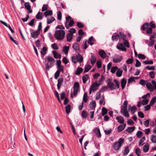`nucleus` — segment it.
<instances>
[{
    "mask_svg": "<svg viewBox=\"0 0 156 156\" xmlns=\"http://www.w3.org/2000/svg\"><path fill=\"white\" fill-rule=\"evenodd\" d=\"M103 89H105V90H107V87L106 86H103L100 89V91L97 92L96 95L95 99L96 100H98L99 99L101 96V92L102 91V90Z\"/></svg>",
    "mask_w": 156,
    "mask_h": 156,
    "instance_id": "nucleus-5",
    "label": "nucleus"
},
{
    "mask_svg": "<svg viewBox=\"0 0 156 156\" xmlns=\"http://www.w3.org/2000/svg\"><path fill=\"white\" fill-rule=\"evenodd\" d=\"M61 61L60 60H56V65L57 66L58 68H59L61 67V66H63L61 65Z\"/></svg>",
    "mask_w": 156,
    "mask_h": 156,
    "instance_id": "nucleus-59",
    "label": "nucleus"
},
{
    "mask_svg": "<svg viewBox=\"0 0 156 156\" xmlns=\"http://www.w3.org/2000/svg\"><path fill=\"white\" fill-rule=\"evenodd\" d=\"M118 143V142L116 141L114 143L113 145V148L115 151L118 150L121 146L120 144H119Z\"/></svg>",
    "mask_w": 156,
    "mask_h": 156,
    "instance_id": "nucleus-9",
    "label": "nucleus"
},
{
    "mask_svg": "<svg viewBox=\"0 0 156 156\" xmlns=\"http://www.w3.org/2000/svg\"><path fill=\"white\" fill-rule=\"evenodd\" d=\"M42 13L39 12L37 14L36 17L37 19H41L42 18Z\"/></svg>",
    "mask_w": 156,
    "mask_h": 156,
    "instance_id": "nucleus-42",
    "label": "nucleus"
},
{
    "mask_svg": "<svg viewBox=\"0 0 156 156\" xmlns=\"http://www.w3.org/2000/svg\"><path fill=\"white\" fill-rule=\"evenodd\" d=\"M149 74L150 77L152 78H154L155 77V73L154 72V71L150 72Z\"/></svg>",
    "mask_w": 156,
    "mask_h": 156,
    "instance_id": "nucleus-63",
    "label": "nucleus"
},
{
    "mask_svg": "<svg viewBox=\"0 0 156 156\" xmlns=\"http://www.w3.org/2000/svg\"><path fill=\"white\" fill-rule=\"evenodd\" d=\"M95 41V39L92 36L89 38L87 42L90 45H92L94 44L92 42H94Z\"/></svg>",
    "mask_w": 156,
    "mask_h": 156,
    "instance_id": "nucleus-27",
    "label": "nucleus"
},
{
    "mask_svg": "<svg viewBox=\"0 0 156 156\" xmlns=\"http://www.w3.org/2000/svg\"><path fill=\"white\" fill-rule=\"evenodd\" d=\"M76 56L77 60L80 63H81L83 61V57L79 53H78Z\"/></svg>",
    "mask_w": 156,
    "mask_h": 156,
    "instance_id": "nucleus-26",
    "label": "nucleus"
},
{
    "mask_svg": "<svg viewBox=\"0 0 156 156\" xmlns=\"http://www.w3.org/2000/svg\"><path fill=\"white\" fill-rule=\"evenodd\" d=\"M65 32L62 30H56L55 32L54 36L56 39L58 40H62L65 36Z\"/></svg>",
    "mask_w": 156,
    "mask_h": 156,
    "instance_id": "nucleus-2",
    "label": "nucleus"
},
{
    "mask_svg": "<svg viewBox=\"0 0 156 156\" xmlns=\"http://www.w3.org/2000/svg\"><path fill=\"white\" fill-rule=\"evenodd\" d=\"M138 57L139 58L141 59H144L146 58V56L142 54H138Z\"/></svg>",
    "mask_w": 156,
    "mask_h": 156,
    "instance_id": "nucleus-61",
    "label": "nucleus"
},
{
    "mask_svg": "<svg viewBox=\"0 0 156 156\" xmlns=\"http://www.w3.org/2000/svg\"><path fill=\"white\" fill-rule=\"evenodd\" d=\"M45 59H47L48 62L45 64V69L47 71H48L50 68L54 66L55 60L53 57L50 56L46 57Z\"/></svg>",
    "mask_w": 156,
    "mask_h": 156,
    "instance_id": "nucleus-1",
    "label": "nucleus"
},
{
    "mask_svg": "<svg viewBox=\"0 0 156 156\" xmlns=\"http://www.w3.org/2000/svg\"><path fill=\"white\" fill-rule=\"evenodd\" d=\"M88 76L87 75H84L82 78L83 82L84 83H86L88 80Z\"/></svg>",
    "mask_w": 156,
    "mask_h": 156,
    "instance_id": "nucleus-37",
    "label": "nucleus"
},
{
    "mask_svg": "<svg viewBox=\"0 0 156 156\" xmlns=\"http://www.w3.org/2000/svg\"><path fill=\"white\" fill-rule=\"evenodd\" d=\"M80 87V84L78 82H75L73 86V89L79 90Z\"/></svg>",
    "mask_w": 156,
    "mask_h": 156,
    "instance_id": "nucleus-41",
    "label": "nucleus"
},
{
    "mask_svg": "<svg viewBox=\"0 0 156 156\" xmlns=\"http://www.w3.org/2000/svg\"><path fill=\"white\" fill-rule=\"evenodd\" d=\"M149 149V145L148 144H146L143 147V151L144 152H147Z\"/></svg>",
    "mask_w": 156,
    "mask_h": 156,
    "instance_id": "nucleus-36",
    "label": "nucleus"
},
{
    "mask_svg": "<svg viewBox=\"0 0 156 156\" xmlns=\"http://www.w3.org/2000/svg\"><path fill=\"white\" fill-rule=\"evenodd\" d=\"M52 14V10H49L46 11L44 13V15L45 16V17L48 16H51Z\"/></svg>",
    "mask_w": 156,
    "mask_h": 156,
    "instance_id": "nucleus-29",
    "label": "nucleus"
},
{
    "mask_svg": "<svg viewBox=\"0 0 156 156\" xmlns=\"http://www.w3.org/2000/svg\"><path fill=\"white\" fill-rule=\"evenodd\" d=\"M40 34V32L36 30L31 32V36L34 38H36Z\"/></svg>",
    "mask_w": 156,
    "mask_h": 156,
    "instance_id": "nucleus-8",
    "label": "nucleus"
},
{
    "mask_svg": "<svg viewBox=\"0 0 156 156\" xmlns=\"http://www.w3.org/2000/svg\"><path fill=\"white\" fill-rule=\"evenodd\" d=\"M135 80L134 77L131 76L128 80V83L129 84L133 82H135Z\"/></svg>",
    "mask_w": 156,
    "mask_h": 156,
    "instance_id": "nucleus-48",
    "label": "nucleus"
},
{
    "mask_svg": "<svg viewBox=\"0 0 156 156\" xmlns=\"http://www.w3.org/2000/svg\"><path fill=\"white\" fill-rule=\"evenodd\" d=\"M118 35L119 40L120 41L122 40L123 39H125L126 38V35L122 31L119 32Z\"/></svg>",
    "mask_w": 156,
    "mask_h": 156,
    "instance_id": "nucleus-12",
    "label": "nucleus"
},
{
    "mask_svg": "<svg viewBox=\"0 0 156 156\" xmlns=\"http://www.w3.org/2000/svg\"><path fill=\"white\" fill-rule=\"evenodd\" d=\"M122 69H119L116 72V76L119 77L121 76L122 75Z\"/></svg>",
    "mask_w": 156,
    "mask_h": 156,
    "instance_id": "nucleus-39",
    "label": "nucleus"
},
{
    "mask_svg": "<svg viewBox=\"0 0 156 156\" xmlns=\"http://www.w3.org/2000/svg\"><path fill=\"white\" fill-rule=\"evenodd\" d=\"M87 112L83 110L82 113L81 115L83 118H86L87 117Z\"/></svg>",
    "mask_w": 156,
    "mask_h": 156,
    "instance_id": "nucleus-47",
    "label": "nucleus"
},
{
    "mask_svg": "<svg viewBox=\"0 0 156 156\" xmlns=\"http://www.w3.org/2000/svg\"><path fill=\"white\" fill-rule=\"evenodd\" d=\"M137 110V108L136 106H133L131 107L130 105H129L128 110L131 111V114H133L135 113Z\"/></svg>",
    "mask_w": 156,
    "mask_h": 156,
    "instance_id": "nucleus-10",
    "label": "nucleus"
},
{
    "mask_svg": "<svg viewBox=\"0 0 156 156\" xmlns=\"http://www.w3.org/2000/svg\"><path fill=\"white\" fill-rule=\"evenodd\" d=\"M155 66H147L145 67V68L148 70H155Z\"/></svg>",
    "mask_w": 156,
    "mask_h": 156,
    "instance_id": "nucleus-56",
    "label": "nucleus"
},
{
    "mask_svg": "<svg viewBox=\"0 0 156 156\" xmlns=\"http://www.w3.org/2000/svg\"><path fill=\"white\" fill-rule=\"evenodd\" d=\"M83 69L80 67H78L75 72V74L76 75H79L83 72Z\"/></svg>",
    "mask_w": 156,
    "mask_h": 156,
    "instance_id": "nucleus-25",
    "label": "nucleus"
},
{
    "mask_svg": "<svg viewBox=\"0 0 156 156\" xmlns=\"http://www.w3.org/2000/svg\"><path fill=\"white\" fill-rule=\"evenodd\" d=\"M116 119L118 120V122L122 124L124 122V118L121 116H117Z\"/></svg>",
    "mask_w": 156,
    "mask_h": 156,
    "instance_id": "nucleus-19",
    "label": "nucleus"
},
{
    "mask_svg": "<svg viewBox=\"0 0 156 156\" xmlns=\"http://www.w3.org/2000/svg\"><path fill=\"white\" fill-rule=\"evenodd\" d=\"M153 29L151 27H149L147 28L146 31V33L147 34H151L152 33Z\"/></svg>",
    "mask_w": 156,
    "mask_h": 156,
    "instance_id": "nucleus-53",
    "label": "nucleus"
},
{
    "mask_svg": "<svg viewBox=\"0 0 156 156\" xmlns=\"http://www.w3.org/2000/svg\"><path fill=\"white\" fill-rule=\"evenodd\" d=\"M149 101V100L147 99H144L143 100L141 101V104L144 105H147L148 104Z\"/></svg>",
    "mask_w": 156,
    "mask_h": 156,
    "instance_id": "nucleus-51",
    "label": "nucleus"
},
{
    "mask_svg": "<svg viewBox=\"0 0 156 156\" xmlns=\"http://www.w3.org/2000/svg\"><path fill=\"white\" fill-rule=\"evenodd\" d=\"M122 59L123 57L122 56H120L119 58H118L113 57V62L115 63H118L121 62Z\"/></svg>",
    "mask_w": 156,
    "mask_h": 156,
    "instance_id": "nucleus-21",
    "label": "nucleus"
},
{
    "mask_svg": "<svg viewBox=\"0 0 156 156\" xmlns=\"http://www.w3.org/2000/svg\"><path fill=\"white\" fill-rule=\"evenodd\" d=\"M149 26V23H146L143 25L141 28L143 30H145L146 28H147Z\"/></svg>",
    "mask_w": 156,
    "mask_h": 156,
    "instance_id": "nucleus-38",
    "label": "nucleus"
},
{
    "mask_svg": "<svg viewBox=\"0 0 156 156\" xmlns=\"http://www.w3.org/2000/svg\"><path fill=\"white\" fill-rule=\"evenodd\" d=\"M118 68V67L117 66H113L111 69V72L112 73H114Z\"/></svg>",
    "mask_w": 156,
    "mask_h": 156,
    "instance_id": "nucleus-52",
    "label": "nucleus"
},
{
    "mask_svg": "<svg viewBox=\"0 0 156 156\" xmlns=\"http://www.w3.org/2000/svg\"><path fill=\"white\" fill-rule=\"evenodd\" d=\"M89 106L90 108L92 109H94L96 106L95 101H91L90 102Z\"/></svg>",
    "mask_w": 156,
    "mask_h": 156,
    "instance_id": "nucleus-31",
    "label": "nucleus"
},
{
    "mask_svg": "<svg viewBox=\"0 0 156 156\" xmlns=\"http://www.w3.org/2000/svg\"><path fill=\"white\" fill-rule=\"evenodd\" d=\"M96 64L98 68L99 69L101 67L102 63L100 60H98Z\"/></svg>",
    "mask_w": 156,
    "mask_h": 156,
    "instance_id": "nucleus-60",
    "label": "nucleus"
},
{
    "mask_svg": "<svg viewBox=\"0 0 156 156\" xmlns=\"http://www.w3.org/2000/svg\"><path fill=\"white\" fill-rule=\"evenodd\" d=\"M133 62V58H129L126 61V63L127 64H131Z\"/></svg>",
    "mask_w": 156,
    "mask_h": 156,
    "instance_id": "nucleus-58",
    "label": "nucleus"
},
{
    "mask_svg": "<svg viewBox=\"0 0 156 156\" xmlns=\"http://www.w3.org/2000/svg\"><path fill=\"white\" fill-rule=\"evenodd\" d=\"M147 82V80H144L143 79H141L139 81V83L140 84L142 85H146V84Z\"/></svg>",
    "mask_w": 156,
    "mask_h": 156,
    "instance_id": "nucleus-49",
    "label": "nucleus"
},
{
    "mask_svg": "<svg viewBox=\"0 0 156 156\" xmlns=\"http://www.w3.org/2000/svg\"><path fill=\"white\" fill-rule=\"evenodd\" d=\"M65 109L66 113L69 114L71 110L70 105L69 104L67 105L65 107Z\"/></svg>",
    "mask_w": 156,
    "mask_h": 156,
    "instance_id": "nucleus-40",
    "label": "nucleus"
},
{
    "mask_svg": "<svg viewBox=\"0 0 156 156\" xmlns=\"http://www.w3.org/2000/svg\"><path fill=\"white\" fill-rule=\"evenodd\" d=\"M129 149L128 147H126L124 150V151L123 153L124 155H126L129 152Z\"/></svg>",
    "mask_w": 156,
    "mask_h": 156,
    "instance_id": "nucleus-50",
    "label": "nucleus"
},
{
    "mask_svg": "<svg viewBox=\"0 0 156 156\" xmlns=\"http://www.w3.org/2000/svg\"><path fill=\"white\" fill-rule=\"evenodd\" d=\"M128 101L127 100H125L123 103V105H122L121 107V109L122 110L124 109L125 110L127 109V106L128 105Z\"/></svg>",
    "mask_w": 156,
    "mask_h": 156,
    "instance_id": "nucleus-23",
    "label": "nucleus"
},
{
    "mask_svg": "<svg viewBox=\"0 0 156 156\" xmlns=\"http://www.w3.org/2000/svg\"><path fill=\"white\" fill-rule=\"evenodd\" d=\"M135 153L138 156H140V155L141 151H140V149L139 148H137L136 149Z\"/></svg>",
    "mask_w": 156,
    "mask_h": 156,
    "instance_id": "nucleus-62",
    "label": "nucleus"
},
{
    "mask_svg": "<svg viewBox=\"0 0 156 156\" xmlns=\"http://www.w3.org/2000/svg\"><path fill=\"white\" fill-rule=\"evenodd\" d=\"M53 54L54 55V57L55 58H59L60 59L61 57V55L55 51H52Z\"/></svg>",
    "mask_w": 156,
    "mask_h": 156,
    "instance_id": "nucleus-20",
    "label": "nucleus"
},
{
    "mask_svg": "<svg viewBox=\"0 0 156 156\" xmlns=\"http://www.w3.org/2000/svg\"><path fill=\"white\" fill-rule=\"evenodd\" d=\"M47 48L46 47H44L41 50V54L44 55L46 54Z\"/></svg>",
    "mask_w": 156,
    "mask_h": 156,
    "instance_id": "nucleus-33",
    "label": "nucleus"
},
{
    "mask_svg": "<svg viewBox=\"0 0 156 156\" xmlns=\"http://www.w3.org/2000/svg\"><path fill=\"white\" fill-rule=\"evenodd\" d=\"M126 126V123H124L123 125H120L118 126L117 130L119 132L122 131L125 128Z\"/></svg>",
    "mask_w": 156,
    "mask_h": 156,
    "instance_id": "nucleus-22",
    "label": "nucleus"
},
{
    "mask_svg": "<svg viewBox=\"0 0 156 156\" xmlns=\"http://www.w3.org/2000/svg\"><path fill=\"white\" fill-rule=\"evenodd\" d=\"M121 113L126 117L127 118L129 117V114L128 111H127V109H126L125 110L124 109H123L122 110L121 109Z\"/></svg>",
    "mask_w": 156,
    "mask_h": 156,
    "instance_id": "nucleus-15",
    "label": "nucleus"
},
{
    "mask_svg": "<svg viewBox=\"0 0 156 156\" xmlns=\"http://www.w3.org/2000/svg\"><path fill=\"white\" fill-rule=\"evenodd\" d=\"M87 93H85L84 95L83 98V101L84 102H86L88 100V99L87 98Z\"/></svg>",
    "mask_w": 156,
    "mask_h": 156,
    "instance_id": "nucleus-55",
    "label": "nucleus"
},
{
    "mask_svg": "<svg viewBox=\"0 0 156 156\" xmlns=\"http://www.w3.org/2000/svg\"><path fill=\"white\" fill-rule=\"evenodd\" d=\"M55 19L53 16H51L50 17H48L47 19V23L48 24H49L53 22Z\"/></svg>",
    "mask_w": 156,
    "mask_h": 156,
    "instance_id": "nucleus-30",
    "label": "nucleus"
},
{
    "mask_svg": "<svg viewBox=\"0 0 156 156\" xmlns=\"http://www.w3.org/2000/svg\"><path fill=\"white\" fill-rule=\"evenodd\" d=\"M94 131L97 136L98 138L101 137V134L99 129L98 128H95L94 129Z\"/></svg>",
    "mask_w": 156,
    "mask_h": 156,
    "instance_id": "nucleus-16",
    "label": "nucleus"
},
{
    "mask_svg": "<svg viewBox=\"0 0 156 156\" xmlns=\"http://www.w3.org/2000/svg\"><path fill=\"white\" fill-rule=\"evenodd\" d=\"M125 38V39H123L122 40L124 41L123 42V43L127 47L129 48V44L128 41V40H126Z\"/></svg>",
    "mask_w": 156,
    "mask_h": 156,
    "instance_id": "nucleus-44",
    "label": "nucleus"
},
{
    "mask_svg": "<svg viewBox=\"0 0 156 156\" xmlns=\"http://www.w3.org/2000/svg\"><path fill=\"white\" fill-rule=\"evenodd\" d=\"M145 140V136H144L139 140V146H142L143 145V144H142V143Z\"/></svg>",
    "mask_w": 156,
    "mask_h": 156,
    "instance_id": "nucleus-57",
    "label": "nucleus"
},
{
    "mask_svg": "<svg viewBox=\"0 0 156 156\" xmlns=\"http://www.w3.org/2000/svg\"><path fill=\"white\" fill-rule=\"evenodd\" d=\"M126 80L124 78H122L121 80V86L122 89H123L125 87L126 85Z\"/></svg>",
    "mask_w": 156,
    "mask_h": 156,
    "instance_id": "nucleus-24",
    "label": "nucleus"
},
{
    "mask_svg": "<svg viewBox=\"0 0 156 156\" xmlns=\"http://www.w3.org/2000/svg\"><path fill=\"white\" fill-rule=\"evenodd\" d=\"M99 55L103 58H105L106 56V54L105 51L103 50H100L98 52Z\"/></svg>",
    "mask_w": 156,
    "mask_h": 156,
    "instance_id": "nucleus-17",
    "label": "nucleus"
},
{
    "mask_svg": "<svg viewBox=\"0 0 156 156\" xmlns=\"http://www.w3.org/2000/svg\"><path fill=\"white\" fill-rule=\"evenodd\" d=\"M91 67V66L90 65H88L87 66H86L85 67V69L84 70V73L87 72L90 69Z\"/></svg>",
    "mask_w": 156,
    "mask_h": 156,
    "instance_id": "nucleus-46",
    "label": "nucleus"
},
{
    "mask_svg": "<svg viewBox=\"0 0 156 156\" xmlns=\"http://www.w3.org/2000/svg\"><path fill=\"white\" fill-rule=\"evenodd\" d=\"M113 81L115 82V83L116 85L115 87H116L117 89L119 88L120 87V85L119 81L117 80L116 79H115L113 80Z\"/></svg>",
    "mask_w": 156,
    "mask_h": 156,
    "instance_id": "nucleus-54",
    "label": "nucleus"
},
{
    "mask_svg": "<svg viewBox=\"0 0 156 156\" xmlns=\"http://www.w3.org/2000/svg\"><path fill=\"white\" fill-rule=\"evenodd\" d=\"M73 34L69 33L67 35V40L68 41L70 42L71 41L73 38Z\"/></svg>",
    "mask_w": 156,
    "mask_h": 156,
    "instance_id": "nucleus-32",
    "label": "nucleus"
},
{
    "mask_svg": "<svg viewBox=\"0 0 156 156\" xmlns=\"http://www.w3.org/2000/svg\"><path fill=\"white\" fill-rule=\"evenodd\" d=\"M64 79L63 77L59 78L58 80L57 88L58 89H60L62 84V83L63 82Z\"/></svg>",
    "mask_w": 156,
    "mask_h": 156,
    "instance_id": "nucleus-14",
    "label": "nucleus"
},
{
    "mask_svg": "<svg viewBox=\"0 0 156 156\" xmlns=\"http://www.w3.org/2000/svg\"><path fill=\"white\" fill-rule=\"evenodd\" d=\"M72 47L76 53H78L80 51V47L78 43L75 42L73 44Z\"/></svg>",
    "mask_w": 156,
    "mask_h": 156,
    "instance_id": "nucleus-7",
    "label": "nucleus"
},
{
    "mask_svg": "<svg viewBox=\"0 0 156 156\" xmlns=\"http://www.w3.org/2000/svg\"><path fill=\"white\" fill-rule=\"evenodd\" d=\"M135 128V126L129 127L126 130V131L129 133H130L134 131Z\"/></svg>",
    "mask_w": 156,
    "mask_h": 156,
    "instance_id": "nucleus-35",
    "label": "nucleus"
},
{
    "mask_svg": "<svg viewBox=\"0 0 156 156\" xmlns=\"http://www.w3.org/2000/svg\"><path fill=\"white\" fill-rule=\"evenodd\" d=\"M69 49V46H64L62 49V51L66 55L68 54Z\"/></svg>",
    "mask_w": 156,
    "mask_h": 156,
    "instance_id": "nucleus-34",
    "label": "nucleus"
},
{
    "mask_svg": "<svg viewBox=\"0 0 156 156\" xmlns=\"http://www.w3.org/2000/svg\"><path fill=\"white\" fill-rule=\"evenodd\" d=\"M107 88H108L110 89L111 90L117 89L116 87H115V85L114 83L111 82V81L109 82L107 84Z\"/></svg>",
    "mask_w": 156,
    "mask_h": 156,
    "instance_id": "nucleus-3",
    "label": "nucleus"
},
{
    "mask_svg": "<svg viewBox=\"0 0 156 156\" xmlns=\"http://www.w3.org/2000/svg\"><path fill=\"white\" fill-rule=\"evenodd\" d=\"M48 5L47 4H44L43 5L42 9V11L44 12L47 10L48 9Z\"/></svg>",
    "mask_w": 156,
    "mask_h": 156,
    "instance_id": "nucleus-64",
    "label": "nucleus"
},
{
    "mask_svg": "<svg viewBox=\"0 0 156 156\" xmlns=\"http://www.w3.org/2000/svg\"><path fill=\"white\" fill-rule=\"evenodd\" d=\"M146 86L147 88L150 91V92H152L154 91V89L151 83H147L146 84Z\"/></svg>",
    "mask_w": 156,
    "mask_h": 156,
    "instance_id": "nucleus-18",
    "label": "nucleus"
},
{
    "mask_svg": "<svg viewBox=\"0 0 156 156\" xmlns=\"http://www.w3.org/2000/svg\"><path fill=\"white\" fill-rule=\"evenodd\" d=\"M91 55L90 59L91 64L93 65L96 62L97 59L94 54L91 53Z\"/></svg>",
    "mask_w": 156,
    "mask_h": 156,
    "instance_id": "nucleus-13",
    "label": "nucleus"
},
{
    "mask_svg": "<svg viewBox=\"0 0 156 156\" xmlns=\"http://www.w3.org/2000/svg\"><path fill=\"white\" fill-rule=\"evenodd\" d=\"M24 6L25 9L28 11L29 13H31L32 12V11L31 9V6L28 2L25 3Z\"/></svg>",
    "mask_w": 156,
    "mask_h": 156,
    "instance_id": "nucleus-11",
    "label": "nucleus"
},
{
    "mask_svg": "<svg viewBox=\"0 0 156 156\" xmlns=\"http://www.w3.org/2000/svg\"><path fill=\"white\" fill-rule=\"evenodd\" d=\"M119 38L118 35L116 33L114 34V35L112 37V39L113 41H117Z\"/></svg>",
    "mask_w": 156,
    "mask_h": 156,
    "instance_id": "nucleus-28",
    "label": "nucleus"
},
{
    "mask_svg": "<svg viewBox=\"0 0 156 156\" xmlns=\"http://www.w3.org/2000/svg\"><path fill=\"white\" fill-rule=\"evenodd\" d=\"M116 48L120 51H126V48L122 43H119L116 46Z\"/></svg>",
    "mask_w": 156,
    "mask_h": 156,
    "instance_id": "nucleus-6",
    "label": "nucleus"
},
{
    "mask_svg": "<svg viewBox=\"0 0 156 156\" xmlns=\"http://www.w3.org/2000/svg\"><path fill=\"white\" fill-rule=\"evenodd\" d=\"M155 102H156V96L152 98L150 101L149 104L152 106Z\"/></svg>",
    "mask_w": 156,
    "mask_h": 156,
    "instance_id": "nucleus-45",
    "label": "nucleus"
},
{
    "mask_svg": "<svg viewBox=\"0 0 156 156\" xmlns=\"http://www.w3.org/2000/svg\"><path fill=\"white\" fill-rule=\"evenodd\" d=\"M107 110L106 109V108L105 107H103L102 108V111H101V113H102V116L105 115L107 113Z\"/></svg>",
    "mask_w": 156,
    "mask_h": 156,
    "instance_id": "nucleus-43",
    "label": "nucleus"
},
{
    "mask_svg": "<svg viewBox=\"0 0 156 156\" xmlns=\"http://www.w3.org/2000/svg\"><path fill=\"white\" fill-rule=\"evenodd\" d=\"M100 84L96 82L93 83L90 86V88L93 90V92H94L98 89Z\"/></svg>",
    "mask_w": 156,
    "mask_h": 156,
    "instance_id": "nucleus-4",
    "label": "nucleus"
}]
</instances>
